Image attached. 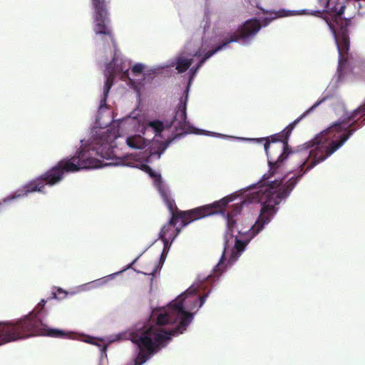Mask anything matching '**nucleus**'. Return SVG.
Here are the masks:
<instances>
[{"label": "nucleus", "instance_id": "aec40b11", "mask_svg": "<svg viewBox=\"0 0 365 365\" xmlns=\"http://www.w3.org/2000/svg\"><path fill=\"white\" fill-rule=\"evenodd\" d=\"M8 202H3V199L1 200V201L0 202V210L1 209L2 206H3V204H7Z\"/></svg>", "mask_w": 365, "mask_h": 365}, {"label": "nucleus", "instance_id": "6ab92c4d", "mask_svg": "<svg viewBox=\"0 0 365 365\" xmlns=\"http://www.w3.org/2000/svg\"><path fill=\"white\" fill-rule=\"evenodd\" d=\"M354 4H354L355 7L357 6L359 9H360L361 7V4L359 2H355Z\"/></svg>", "mask_w": 365, "mask_h": 365}, {"label": "nucleus", "instance_id": "4be33fe9", "mask_svg": "<svg viewBox=\"0 0 365 365\" xmlns=\"http://www.w3.org/2000/svg\"><path fill=\"white\" fill-rule=\"evenodd\" d=\"M364 103H365V100L364 101Z\"/></svg>", "mask_w": 365, "mask_h": 365}, {"label": "nucleus", "instance_id": "2eb2a0df", "mask_svg": "<svg viewBox=\"0 0 365 365\" xmlns=\"http://www.w3.org/2000/svg\"><path fill=\"white\" fill-rule=\"evenodd\" d=\"M350 0H320V1L323 4H325L326 6H328L329 9H336V5L339 4V12L343 13V10L346 9V4L349 3Z\"/></svg>", "mask_w": 365, "mask_h": 365}, {"label": "nucleus", "instance_id": "0eeeda50", "mask_svg": "<svg viewBox=\"0 0 365 365\" xmlns=\"http://www.w3.org/2000/svg\"><path fill=\"white\" fill-rule=\"evenodd\" d=\"M209 292L197 296L196 289L190 287L175 300L169 304L167 308L160 312L156 320L158 325H173L178 324L168 331L173 335L178 336L182 334L193 319V314L191 311L196 307H201L208 297Z\"/></svg>", "mask_w": 365, "mask_h": 365}, {"label": "nucleus", "instance_id": "ddd939ff", "mask_svg": "<svg viewBox=\"0 0 365 365\" xmlns=\"http://www.w3.org/2000/svg\"><path fill=\"white\" fill-rule=\"evenodd\" d=\"M168 252L165 253V252H163V250H162V252L160 254V258H159L158 262L155 264L154 268L149 274H158L160 272V270L163 266V264L165 261V259L168 256ZM141 255H142V254H140L132 262H130L128 264L123 266L120 270L115 271V272H113L112 274H123L128 269H132L133 272H135V274H148L147 272L135 269V268L133 267V265L136 263V262L138 260V259L140 257Z\"/></svg>", "mask_w": 365, "mask_h": 365}, {"label": "nucleus", "instance_id": "dca6fc26", "mask_svg": "<svg viewBox=\"0 0 365 365\" xmlns=\"http://www.w3.org/2000/svg\"><path fill=\"white\" fill-rule=\"evenodd\" d=\"M169 234L168 237H166V239L168 240H169L170 242H171V243H173L174 241L175 240V239L178 237V236L179 235H177V233L173 231L172 229L170 230V231L168 233V235Z\"/></svg>", "mask_w": 365, "mask_h": 365}, {"label": "nucleus", "instance_id": "39448f33", "mask_svg": "<svg viewBox=\"0 0 365 365\" xmlns=\"http://www.w3.org/2000/svg\"><path fill=\"white\" fill-rule=\"evenodd\" d=\"M237 198L236 192L228 195L219 200H216L210 204L204 205L205 208L200 212L195 215H190V217H185L180 219L179 225L182 229L186 227L191 222L214 215H220L226 222V231L224 236V249L222 254L209 274H223L227 271L228 267H230L242 254L245 251L250 242L259 233H255L256 229L254 228L255 222L250 227L248 230L242 231L237 227V219L245 206L244 200H238L229 207L228 210H220L210 213H205L209 208H217L225 207L230 202Z\"/></svg>", "mask_w": 365, "mask_h": 365}, {"label": "nucleus", "instance_id": "f8f14e48", "mask_svg": "<svg viewBox=\"0 0 365 365\" xmlns=\"http://www.w3.org/2000/svg\"><path fill=\"white\" fill-rule=\"evenodd\" d=\"M45 304H46V301L44 299H41V302L38 304L36 309L26 315V316H29L31 314V315H32V317H31L32 319H38L42 324L43 328H44V329L41 330L42 331L41 332L31 335L29 337L34 336L42 335V336H49V337H53V338H61V339L71 338V333L67 332L64 330H61V329H58L49 328L46 324L43 323L39 315H40V313L41 312V311L43 309Z\"/></svg>", "mask_w": 365, "mask_h": 365}, {"label": "nucleus", "instance_id": "423d86ee", "mask_svg": "<svg viewBox=\"0 0 365 365\" xmlns=\"http://www.w3.org/2000/svg\"><path fill=\"white\" fill-rule=\"evenodd\" d=\"M80 147L73 155L61 159L46 172L4 197L3 202H11L23 198L30 193H44L43 188L46 185L50 187L56 185L63 180L67 173L110 166L96 155L90 153L86 148L83 140H80Z\"/></svg>", "mask_w": 365, "mask_h": 365}, {"label": "nucleus", "instance_id": "20e7f679", "mask_svg": "<svg viewBox=\"0 0 365 365\" xmlns=\"http://www.w3.org/2000/svg\"><path fill=\"white\" fill-rule=\"evenodd\" d=\"M320 5L323 6L322 10L307 9L287 10L281 9L279 11L272 13L259 18H252L246 20L241 24L235 31H220L221 36L227 35L229 37L235 38L232 43H240L243 46L251 44L254 37L262 28L267 26L274 19L277 17L289 16L294 15H309L322 17L328 26L336 46L339 59L336 75L331 80L327 90L336 88L342 83L347 72L351 70L349 63L350 56V37L349 27L351 25L352 16L343 17V13L339 12V4L336 5V9H329L319 0Z\"/></svg>", "mask_w": 365, "mask_h": 365}, {"label": "nucleus", "instance_id": "f03ea898", "mask_svg": "<svg viewBox=\"0 0 365 365\" xmlns=\"http://www.w3.org/2000/svg\"><path fill=\"white\" fill-rule=\"evenodd\" d=\"M211 11L208 7L205 8L204 16L199 27L193 34L191 40L185 45V51L179 53L174 59H170L165 64L153 66L147 71L146 66L143 63H135L131 65L129 59L124 57L119 49L117 48L114 41L111 29L110 34H97L105 41L108 38L112 42L114 49L113 54H118L114 66L122 78H129L131 71L135 76L143 74V78L137 84V88L140 89L145 84L151 83L160 74H162L167 68L175 67L178 73H182L186 71L187 82L183 89L179 102L173 111L172 118L162 120L168 124L160 134V141L158 150L150 153L151 157L160 159L167 148L176 140L180 139L193 132L195 126L187 120V107L191 86L194 79L203 65L215 54L223 51L232 41H235L233 37L227 35L221 36L220 31L212 25L210 20ZM109 29L110 27L109 26Z\"/></svg>", "mask_w": 365, "mask_h": 365}, {"label": "nucleus", "instance_id": "9d476101", "mask_svg": "<svg viewBox=\"0 0 365 365\" xmlns=\"http://www.w3.org/2000/svg\"><path fill=\"white\" fill-rule=\"evenodd\" d=\"M32 315L25 316L16 321L0 323V346L11 341L29 338L44 329L38 319Z\"/></svg>", "mask_w": 365, "mask_h": 365}, {"label": "nucleus", "instance_id": "4468645a", "mask_svg": "<svg viewBox=\"0 0 365 365\" xmlns=\"http://www.w3.org/2000/svg\"><path fill=\"white\" fill-rule=\"evenodd\" d=\"M167 228H168V227H161V229L158 233V239L155 240L154 242L149 246V247L150 246H152L158 240H160L163 243V252H165V253L169 252L173 243H171V242H170L169 240H168L166 239V235H168Z\"/></svg>", "mask_w": 365, "mask_h": 365}, {"label": "nucleus", "instance_id": "9b49d317", "mask_svg": "<svg viewBox=\"0 0 365 365\" xmlns=\"http://www.w3.org/2000/svg\"><path fill=\"white\" fill-rule=\"evenodd\" d=\"M93 9L95 33L110 34L109 29L110 19L105 0H91Z\"/></svg>", "mask_w": 365, "mask_h": 365}, {"label": "nucleus", "instance_id": "f3484780", "mask_svg": "<svg viewBox=\"0 0 365 365\" xmlns=\"http://www.w3.org/2000/svg\"><path fill=\"white\" fill-rule=\"evenodd\" d=\"M172 230L175 231L177 233V235H180L182 231V227L179 225H177L173 227Z\"/></svg>", "mask_w": 365, "mask_h": 365}, {"label": "nucleus", "instance_id": "6e6552de", "mask_svg": "<svg viewBox=\"0 0 365 365\" xmlns=\"http://www.w3.org/2000/svg\"><path fill=\"white\" fill-rule=\"evenodd\" d=\"M141 169L152 179L154 186L170 212V217L168 221L162 226L168 227V233L173 227L178 225L180 219H182L185 217H190V215L197 214L205 208V206H200L186 211L178 210L175 200L171 197L170 188L168 184L163 180L161 174L145 164L142 165Z\"/></svg>", "mask_w": 365, "mask_h": 365}, {"label": "nucleus", "instance_id": "a211bd4d", "mask_svg": "<svg viewBox=\"0 0 365 365\" xmlns=\"http://www.w3.org/2000/svg\"><path fill=\"white\" fill-rule=\"evenodd\" d=\"M108 120H109V118L107 114L102 115V117L101 119V123L103 121H108Z\"/></svg>", "mask_w": 365, "mask_h": 365}, {"label": "nucleus", "instance_id": "412c9836", "mask_svg": "<svg viewBox=\"0 0 365 365\" xmlns=\"http://www.w3.org/2000/svg\"><path fill=\"white\" fill-rule=\"evenodd\" d=\"M129 80H130V81H131L132 83H135V82H134V80L130 79V78H129Z\"/></svg>", "mask_w": 365, "mask_h": 365}, {"label": "nucleus", "instance_id": "f257e3e1", "mask_svg": "<svg viewBox=\"0 0 365 365\" xmlns=\"http://www.w3.org/2000/svg\"><path fill=\"white\" fill-rule=\"evenodd\" d=\"M333 97L326 90L322 96L302 114L281 132L265 138L234 137L195 127L191 134L203 135L223 139L262 143L267 158L268 172L255 183L240 189L239 200L245 205H260L255 220V233H260L273 220L279 205L290 195L298 182L309 171L326 160L340 149L359 129L365 125V103L348 111L344 103L338 100L334 107L339 118L309 141L292 148L288 143L289 136L304 118L317 107ZM238 195H237V197Z\"/></svg>", "mask_w": 365, "mask_h": 365}, {"label": "nucleus", "instance_id": "7ed1b4c3", "mask_svg": "<svg viewBox=\"0 0 365 365\" xmlns=\"http://www.w3.org/2000/svg\"><path fill=\"white\" fill-rule=\"evenodd\" d=\"M118 54H113L110 61L105 63L103 69L104 84L101 96L98 110L93 125L90 129L89 138H83L86 148L90 153L101 160H108L107 165L117 167L138 168L135 163L128 162L125 157H119L116 153L118 140H122L130 148L147 149L150 153L158 150L162 131L168 126L161 119L150 117L138 108L133 110L123 118L116 119V115L108 107L107 100L113 85V80L120 73L114 64Z\"/></svg>", "mask_w": 365, "mask_h": 365}, {"label": "nucleus", "instance_id": "1a4fd4ad", "mask_svg": "<svg viewBox=\"0 0 365 365\" xmlns=\"http://www.w3.org/2000/svg\"><path fill=\"white\" fill-rule=\"evenodd\" d=\"M161 325H153L139 333L132 335V341L135 343L140 351L135 359L134 365H142L155 352V349L163 345L173 336L168 330H164Z\"/></svg>", "mask_w": 365, "mask_h": 365}]
</instances>
